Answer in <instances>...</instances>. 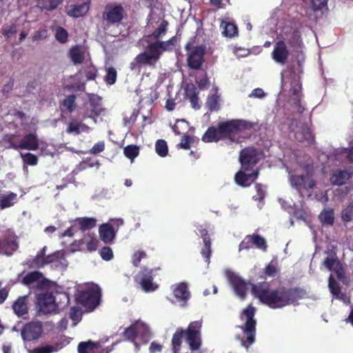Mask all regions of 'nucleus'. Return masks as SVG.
I'll return each instance as SVG.
<instances>
[{"label": "nucleus", "instance_id": "cd10ccee", "mask_svg": "<svg viewBox=\"0 0 353 353\" xmlns=\"http://www.w3.org/2000/svg\"><path fill=\"white\" fill-rule=\"evenodd\" d=\"M175 298L180 301L186 303L190 298V292L188 285L184 283H180L173 290Z\"/></svg>", "mask_w": 353, "mask_h": 353}, {"label": "nucleus", "instance_id": "a211bd4d", "mask_svg": "<svg viewBox=\"0 0 353 353\" xmlns=\"http://www.w3.org/2000/svg\"><path fill=\"white\" fill-rule=\"evenodd\" d=\"M230 282L236 294L241 299H244L247 295V283L239 276L230 277Z\"/></svg>", "mask_w": 353, "mask_h": 353}, {"label": "nucleus", "instance_id": "603ef678", "mask_svg": "<svg viewBox=\"0 0 353 353\" xmlns=\"http://www.w3.org/2000/svg\"><path fill=\"white\" fill-rule=\"evenodd\" d=\"M148 255L143 250H137L132 255L131 262L134 267H138L142 259H146Z\"/></svg>", "mask_w": 353, "mask_h": 353}, {"label": "nucleus", "instance_id": "79ce46f5", "mask_svg": "<svg viewBox=\"0 0 353 353\" xmlns=\"http://www.w3.org/2000/svg\"><path fill=\"white\" fill-rule=\"evenodd\" d=\"M155 150L159 156L161 157H166L168 152L166 141L163 139L157 140L155 143Z\"/></svg>", "mask_w": 353, "mask_h": 353}, {"label": "nucleus", "instance_id": "a878e982", "mask_svg": "<svg viewBox=\"0 0 353 353\" xmlns=\"http://www.w3.org/2000/svg\"><path fill=\"white\" fill-rule=\"evenodd\" d=\"M222 140L219 127H209L202 137V141L205 143L218 142Z\"/></svg>", "mask_w": 353, "mask_h": 353}, {"label": "nucleus", "instance_id": "72a5a7b5", "mask_svg": "<svg viewBox=\"0 0 353 353\" xmlns=\"http://www.w3.org/2000/svg\"><path fill=\"white\" fill-rule=\"evenodd\" d=\"M43 278V275L41 272L33 271L23 276L21 283L25 285H30L36 282L41 281Z\"/></svg>", "mask_w": 353, "mask_h": 353}, {"label": "nucleus", "instance_id": "e433bc0d", "mask_svg": "<svg viewBox=\"0 0 353 353\" xmlns=\"http://www.w3.org/2000/svg\"><path fill=\"white\" fill-rule=\"evenodd\" d=\"M147 50L149 51L148 54L152 57L154 62H157L162 54V50L161 49L159 41L149 44Z\"/></svg>", "mask_w": 353, "mask_h": 353}, {"label": "nucleus", "instance_id": "4468645a", "mask_svg": "<svg viewBox=\"0 0 353 353\" xmlns=\"http://www.w3.org/2000/svg\"><path fill=\"white\" fill-rule=\"evenodd\" d=\"M292 185L299 192L302 190L312 189L315 185V181L309 175H294L291 176Z\"/></svg>", "mask_w": 353, "mask_h": 353}, {"label": "nucleus", "instance_id": "4d7b16f0", "mask_svg": "<svg viewBox=\"0 0 353 353\" xmlns=\"http://www.w3.org/2000/svg\"><path fill=\"white\" fill-rule=\"evenodd\" d=\"M204 246L201 250V254L203 257L205 259V262L208 263H210V256L212 254L211 251V240H205L203 242Z\"/></svg>", "mask_w": 353, "mask_h": 353}, {"label": "nucleus", "instance_id": "69168bd1", "mask_svg": "<svg viewBox=\"0 0 353 353\" xmlns=\"http://www.w3.org/2000/svg\"><path fill=\"white\" fill-rule=\"evenodd\" d=\"M312 7L314 11L321 10L327 6V0H311Z\"/></svg>", "mask_w": 353, "mask_h": 353}, {"label": "nucleus", "instance_id": "bf43d9fd", "mask_svg": "<svg viewBox=\"0 0 353 353\" xmlns=\"http://www.w3.org/2000/svg\"><path fill=\"white\" fill-rule=\"evenodd\" d=\"M48 36V30L44 28L38 30L34 32V34L32 37V39L33 41H37L40 40L45 39Z\"/></svg>", "mask_w": 353, "mask_h": 353}, {"label": "nucleus", "instance_id": "f3484780", "mask_svg": "<svg viewBox=\"0 0 353 353\" xmlns=\"http://www.w3.org/2000/svg\"><path fill=\"white\" fill-rule=\"evenodd\" d=\"M91 1L85 0L82 3L69 6L67 14L75 18L84 16L90 10Z\"/></svg>", "mask_w": 353, "mask_h": 353}, {"label": "nucleus", "instance_id": "0eeeda50", "mask_svg": "<svg viewBox=\"0 0 353 353\" xmlns=\"http://www.w3.org/2000/svg\"><path fill=\"white\" fill-rule=\"evenodd\" d=\"M185 49L188 52L187 63L188 67L195 70L201 69L204 63L205 48L203 46L192 47L189 42L185 45Z\"/></svg>", "mask_w": 353, "mask_h": 353}, {"label": "nucleus", "instance_id": "bb28decb", "mask_svg": "<svg viewBox=\"0 0 353 353\" xmlns=\"http://www.w3.org/2000/svg\"><path fill=\"white\" fill-rule=\"evenodd\" d=\"M18 247L15 239L5 238L0 240V250H3L8 256L12 254L18 249Z\"/></svg>", "mask_w": 353, "mask_h": 353}, {"label": "nucleus", "instance_id": "37998d69", "mask_svg": "<svg viewBox=\"0 0 353 353\" xmlns=\"http://www.w3.org/2000/svg\"><path fill=\"white\" fill-rule=\"evenodd\" d=\"M17 194L14 193H10L8 195L2 197L0 199V208L5 209L11 207L15 203Z\"/></svg>", "mask_w": 353, "mask_h": 353}, {"label": "nucleus", "instance_id": "39448f33", "mask_svg": "<svg viewBox=\"0 0 353 353\" xmlns=\"http://www.w3.org/2000/svg\"><path fill=\"white\" fill-rule=\"evenodd\" d=\"M160 268H149L143 266L134 276V281L141 290L146 293L152 292L158 290L159 285L154 281V276Z\"/></svg>", "mask_w": 353, "mask_h": 353}, {"label": "nucleus", "instance_id": "58836bf2", "mask_svg": "<svg viewBox=\"0 0 353 353\" xmlns=\"http://www.w3.org/2000/svg\"><path fill=\"white\" fill-rule=\"evenodd\" d=\"M252 245L263 251H266L268 245L265 239L258 234H250Z\"/></svg>", "mask_w": 353, "mask_h": 353}, {"label": "nucleus", "instance_id": "1a4fd4ad", "mask_svg": "<svg viewBox=\"0 0 353 353\" xmlns=\"http://www.w3.org/2000/svg\"><path fill=\"white\" fill-rule=\"evenodd\" d=\"M202 327V322L201 321H196L191 322L185 330V335L186 341L190 346L191 350H197L201 345V329Z\"/></svg>", "mask_w": 353, "mask_h": 353}, {"label": "nucleus", "instance_id": "2f4dec72", "mask_svg": "<svg viewBox=\"0 0 353 353\" xmlns=\"http://www.w3.org/2000/svg\"><path fill=\"white\" fill-rule=\"evenodd\" d=\"M68 54L74 64L81 63L84 60V52L79 46H72L70 49Z\"/></svg>", "mask_w": 353, "mask_h": 353}, {"label": "nucleus", "instance_id": "9d476101", "mask_svg": "<svg viewBox=\"0 0 353 353\" xmlns=\"http://www.w3.org/2000/svg\"><path fill=\"white\" fill-rule=\"evenodd\" d=\"M259 160L260 152L253 147L245 148L240 152L239 161L241 164V170H253Z\"/></svg>", "mask_w": 353, "mask_h": 353}, {"label": "nucleus", "instance_id": "dca6fc26", "mask_svg": "<svg viewBox=\"0 0 353 353\" xmlns=\"http://www.w3.org/2000/svg\"><path fill=\"white\" fill-rule=\"evenodd\" d=\"M323 264L330 271L335 272L339 279L341 280L344 277L345 271L343 265L336 257H327Z\"/></svg>", "mask_w": 353, "mask_h": 353}, {"label": "nucleus", "instance_id": "412c9836", "mask_svg": "<svg viewBox=\"0 0 353 353\" xmlns=\"http://www.w3.org/2000/svg\"><path fill=\"white\" fill-rule=\"evenodd\" d=\"M292 88H291V99L293 101V103L294 106L298 109L299 112H302L303 110L301 109V101L302 98V94H301V83L299 82V81H294L293 83H292Z\"/></svg>", "mask_w": 353, "mask_h": 353}, {"label": "nucleus", "instance_id": "9b49d317", "mask_svg": "<svg viewBox=\"0 0 353 353\" xmlns=\"http://www.w3.org/2000/svg\"><path fill=\"white\" fill-rule=\"evenodd\" d=\"M54 301L55 299L52 293L46 292L38 294L37 305L39 311L45 314L56 313V304Z\"/></svg>", "mask_w": 353, "mask_h": 353}, {"label": "nucleus", "instance_id": "49530a36", "mask_svg": "<svg viewBox=\"0 0 353 353\" xmlns=\"http://www.w3.org/2000/svg\"><path fill=\"white\" fill-rule=\"evenodd\" d=\"M117 77V72L114 67H108L106 68V74L104 77V81L108 85L115 83Z\"/></svg>", "mask_w": 353, "mask_h": 353}, {"label": "nucleus", "instance_id": "ddd939ff", "mask_svg": "<svg viewBox=\"0 0 353 353\" xmlns=\"http://www.w3.org/2000/svg\"><path fill=\"white\" fill-rule=\"evenodd\" d=\"M259 170H240L234 175L235 183L241 187H249L258 177Z\"/></svg>", "mask_w": 353, "mask_h": 353}, {"label": "nucleus", "instance_id": "7c9ffc66", "mask_svg": "<svg viewBox=\"0 0 353 353\" xmlns=\"http://www.w3.org/2000/svg\"><path fill=\"white\" fill-rule=\"evenodd\" d=\"M185 336V330L182 328H178L173 334L172 339V350L173 353H179Z\"/></svg>", "mask_w": 353, "mask_h": 353}, {"label": "nucleus", "instance_id": "c85d7f7f", "mask_svg": "<svg viewBox=\"0 0 353 353\" xmlns=\"http://www.w3.org/2000/svg\"><path fill=\"white\" fill-rule=\"evenodd\" d=\"M54 299H55L56 313L63 310L69 305V295L65 292H57L56 294L54 295Z\"/></svg>", "mask_w": 353, "mask_h": 353}, {"label": "nucleus", "instance_id": "5fc2aeb1", "mask_svg": "<svg viewBox=\"0 0 353 353\" xmlns=\"http://www.w3.org/2000/svg\"><path fill=\"white\" fill-rule=\"evenodd\" d=\"M123 334L126 339L131 341H134L138 336L137 325L135 324H133L131 325L130 327L125 328Z\"/></svg>", "mask_w": 353, "mask_h": 353}, {"label": "nucleus", "instance_id": "aec40b11", "mask_svg": "<svg viewBox=\"0 0 353 353\" xmlns=\"http://www.w3.org/2000/svg\"><path fill=\"white\" fill-rule=\"evenodd\" d=\"M287 42L294 52H299L303 47V43L301 32L297 30H293L288 36Z\"/></svg>", "mask_w": 353, "mask_h": 353}, {"label": "nucleus", "instance_id": "a18cd8bd", "mask_svg": "<svg viewBox=\"0 0 353 353\" xmlns=\"http://www.w3.org/2000/svg\"><path fill=\"white\" fill-rule=\"evenodd\" d=\"M54 37L56 40L62 44L65 43L68 41V31L61 26H58L56 28Z\"/></svg>", "mask_w": 353, "mask_h": 353}, {"label": "nucleus", "instance_id": "09e8293b", "mask_svg": "<svg viewBox=\"0 0 353 353\" xmlns=\"http://www.w3.org/2000/svg\"><path fill=\"white\" fill-rule=\"evenodd\" d=\"M319 219L323 224L331 225L334 223V213L332 210H323L319 215Z\"/></svg>", "mask_w": 353, "mask_h": 353}, {"label": "nucleus", "instance_id": "20e7f679", "mask_svg": "<svg viewBox=\"0 0 353 353\" xmlns=\"http://www.w3.org/2000/svg\"><path fill=\"white\" fill-rule=\"evenodd\" d=\"M221 139L234 140V137L241 132L250 129L252 125L243 120L232 119L228 121L220 122L218 124Z\"/></svg>", "mask_w": 353, "mask_h": 353}, {"label": "nucleus", "instance_id": "c9c22d12", "mask_svg": "<svg viewBox=\"0 0 353 353\" xmlns=\"http://www.w3.org/2000/svg\"><path fill=\"white\" fill-rule=\"evenodd\" d=\"M62 0H38V6L43 10L52 11L55 10Z\"/></svg>", "mask_w": 353, "mask_h": 353}, {"label": "nucleus", "instance_id": "473e14b6", "mask_svg": "<svg viewBox=\"0 0 353 353\" xmlns=\"http://www.w3.org/2000/svg\"><path fill=\"white\" fill-rule=\"evenodd\" d=\"M76 221L80 227V230L85 231L94 228L97 225V219L93 217H81L77 218Z\"/></svg>", "mask_w": 353, "mask_h": 353}, {"label": "nucleus", "instance_id": "2eb2a0df", "mask_svg": "<svg viewBox=\"0 0 353 353\" xmlns=\"http://www.w3.org/2000/svg\"><path fill=\"white\" fill-rule=\"evenodd\" d=\"M11 148L15 150H37L39 148V139L35 134L29 133L23 137L19 145L11 143Z\"/></svg>", "mask_w": 353, "mask_h": 353}, {"label": "nucleus", "instance_id": "0e129e2a", "mask_svg": "<svg viewBox=\"0 0 353 353\" xmlns=\"http://www.w3.org/2000/svg\"><path fill=\"white\" fill-rule=\"evenodd\" d=\"M252 246L250 234L245 236L243 240L239 244V251L243 250H249Z\"/></svg>", "mask_w": 353, "mask_h": 353}, {"label": "nucleus", "instance_id": "f704fd0d", "mask_svg": "<svg viewBox=\"0 0 353 353\" xmlns=\"http://www.w3.org/2000/svg\"><path fill=\"white\" fill-rule=\"evenodd\" d=\"M221 27L223 29V34L226 37L232 38L238 34L237 26L234 23L223 21Z\"/></svg>", "mask_w": 353, "mask_h": 353}, {"label": "nucleus", "instance_id": "a19ab883", "mask_svg": "<svg viewBox=\"0 0 353 353\" xmlns=\"http://www.w3.org/2000/svg\"><path fill=\"white\" fill-rule=\"evenodd\" d=\"M66 132L79 135L81 133L80 121L74 118L70 119L66 128Z\"/></svg>", "mask_w": 353, "mask_h": 353}, {"label": "nucleus", "instance_id": "c756f323", "mask_svg": "<svg viewBox=\"0 0 353 353\" xmlns=\"http://www.w3.org/2000/svg\"><path fill=\"white\" fill-rule=\"evenodd\" d=\"M76 95L70 94L60 103V109L62 112L72 113L76 108Z\"/></svg>", "mask_w": 353, "mask_h": 353}, {"label": "nucleus", "instance_id": "ea45409f", "mask_svg": "<svg viewBox=\"0 0 353 353\" xmlns=\"http://www.w3.org/2000/svg\"><path fill=\"white\" fill-rule=\"evenodd\" d=\"M168 26V21L163 19L161 22L159 26L151 34H149L147 37L150 38L153 37L154 39H158L163 34H165L167 32V27Z\"/></svg>", "mask_w": 353, "mask_h": 353}, {"label": "nucleus", "instance_id": "393cba45", "mask_svg": "<svg viewBox=\"0 0 353 353\" xmlns=\"http://www.w3.org/2000/svg\"><path fill=\"white\" fill-rule=\"evenodd\" d=\"M328 287L334 298L341 301L345 300V294L342 292L339 283L334 279L332 275H330L329 278Z\"/></svg>", "mask_w": 353, "mask_h": 353}, {"label": "nucleus", "instance_id": "5701e85b", "mask_svg": "<svg viewBox=\"0 0 353 353\" xmlns=\"http://www.w3.org/2000/svg\"><path fill=\"white\" fill-rule=\"evenodd\" d=\"M351 177V174L346 170H336L330 176V182L333 185H341Z\"/></svg>", "mask_w": 353, "mask_h": 353}, {"label": "nucleus", "instance_id": "f03ea898", "mask_svg": "<svg viewBox=\"0 0 353 353\" xmlns=\"http://www.w3.org/2000/svg\"><path fill=\"white\" fill-rule=\"evenodd\" d=\"M44 332L43 324L40 321H32L23 324L20 330L23 346L28 353H54L57 351L56 346L51 344H42L37 347V343Z\"/></svg>", "mask_w": 353, "mask_h": 353}, {"label": "nucleus", "instance_id": "6e6552de", "mask_svg": "<svg viewBox=\"0 0 353 353\" xmlns=\"http://www.w3.org/2000/svg\"><path fill=\"white\" fill-rule=\"evenodd\" d=\"M100 296L99 290L89 288L79 291L75 299L77 303L93 310L99 303Z\"/></svg>", "mask_w": 353, "mask_h": 353}, {"label": "nucleus", "instance_id": "4be33fe9", "mask_svg": "<svg viewBox=\"0 0 353 353\" xmlns=\"http://www.w3.org/2000/svg\"><path fill=\"white\" fill-rule=\"evenodd\" d=\"M295 138L301 143H307L312 145L314 142V137L310 128L307 125L302 126L301 129L295 133Z\"/></svg>", "mask_w": 353, "mask_h": 353}, {"label": "nucleus", "instance_id": "680f3d73", "mask_svg": "<svg viewBox=\"0 0 353 353\" xmlns=\"http://www.w3.org/2000/svg\"><path fill=\"white\" fill-rule=\"evenodd\" d=\"M100 255L105 261H110L114 255L112 249L110 247L105 246L100 250Z\"/></svg>", "mask_w": 353, "mask_h": 353}, {"label": "nucleus", "instance_id": "f257e3e1", "mask_svg": "<svg viewBox=\"0 0 353 353\" xmlns=\"http://www.w3.org/2000/svg\"><path fill=\"white\" fill-rule=\"evenodd\" d=\"M252 291L260 301L272 309L283 308L290 305H296L300 299L306 297V290L300 287L280 286L271 290L269 287L252 285Z\"/></svg>", "mask_w": 353, "mask_h": 353}, {"label": "nucleus", "instance_id": "13d9d810", "mask_svg": "<svg viewBox=\"0 0 353 353\" xmlns=\"http://www.w3.org/2000/svg\"><path fill=\"white\" fill-rule=\"evenodd\" d=\"M96 347V343L92 341L81 342L78 345L79 353H88L89 350H92Z\"/></svg>", "mask_w": 353, "mask_h": 353}, {"label": "nucleus", "instance_id": "7ed1b4c3", "mask_svg": "<svg viewBox=\"0 0 353 353\" xmlns=\"http://www.w3.org/2000/svg\"><path fill=\"white\" fill-rule=\"evenodd\" d=\"M256 308L252 305H248L244 308L240 315L241 320H245L243 325L241 326V329L245 334V340L242 341L243 346L248 348L255 341L256 325V321L254 319Z\"/></svg>", "mask_w": 353, "mask_h": 353}, {"label": "nucleus", "instance_id": "052dcab7", "mask_svg": "<svg viewBox=\"0 0 353 353\" xmlns=\"http://www.w3.org/2000/svg\"><path fill=\"white\" fill-rule=\"evenodd\" d=\"M255 190L256 191V194L253 196V199L255 201H261L264 199L265 196V191L263 185L260 183H256Z\"/></svg>", "mask_w": 353, "mask_h": 353}, {"label": "nucleus", "instance_id": "de8ad7c7", "mask_svg": "<svg viewBox=\"0 0 353 353\" xmlns=\"http://www.w3.org/2000/svg\"><path fill=\"white\" fill-rule=\"evenodd\" d=\"M136 61L139 64L152 65L155 62L152 57L146 52H141L136 57Z\"/></svg>", "mask_w": 353, "mask_h": 353}, {"label": "nucleus", "instance_id": "6ab92c4d", "mask_svg": "<svg viewBox=\"0 0 353 353\" xmlns=\"http://www.w3.org/2000/svg\"><path fill=\"white\" fill-rule=\"evenodd\" d=\"M100 239L105 243H110L116 236L114 228L110 223H103L99 229Z\"/></svg>", "mask_w": 353, "mask_h": 353}, {"label": "nucleus", "instance_id": "6e6d98bb", "mask_svg": "<svg viewBox=\"0 0 353 353\" xmlns=\"http://www.w3.org/2000/svg\"><path fill=\"white\" fill-rule=\"evenodd\" d=\"M341 218L345 222H349L353 219V201L343 210Z\"/></svg>", "mask_w": 353, "mask_h": 353}, {"label": "nucleus", "instance_id": "e2e57ef3", "mask_svg": "<svg viewBox=\"0 0 353 353\" xmlns=\"http://www.w3.org/2000/svg\"><path fill=\"white\" fill-rule=\"evenodd\" d=\"M194 139L191 136L185 134L183 137L181 142L178 145L179 148L184 150H188L190 148V143H192Z\"/></svg>", "mask_w": 353, "mask_h": 353}, {"label": "nucleus", "instance_id": "f8f14e48", "mask_svg": "<svg viewBox=\"0 0 353 353\" xmlns=\"http://www.w3.org/2000/svg\"><path fill=\"white\" fill-rule=\"evenodd\" d=\"M290 55V50L283 39L279 40L274 46L271 53L272 59L281 65L285 64Z\"/></svg>", "mask_w": 353, "mask_h": 353}, {"label": "nucleus", "instance_id": "864d4df0", "mask_svg": "<svg viewBox=\"0 0 353 353\" xmlns=\"http://www.w3.org/2000/svg\"><path fill=\"white\" fill-rule=\"evenodd\" d=\"M24 164L34 166L38 163V157L32 153L28 152L21 154Z\"/></svg>", "mask_w": 353, "mask_h": 353}, {"label": "nucleus", "instance_id": "774afa93", "mask_svg": "<svg viewBox=\"0 0 353 353\" xmlns=\"http://www.w3.org/2000/svg\"><path fill=\"white\" fill-rule=\"evenodd\" d=\"M277 272V268L276 265L271 261L269 264L265 267L264 273L266 276H274Z\"/></svg>", "mask_w": 353, "mask_h": 353}, {"label": "nucleus", "instance_id": "3c124183", "mask_svg": "<svg viewBox=\"0 0 353 353\" xmlns=\"http://www.w3.org/2000/svg\"><path fill=\"white\" fill-rule=\"evenodd\" d=\"M64 258V253L62 250L56 251L50 254H48L46 258V264L48 265L57 261Z\"/></svg>", "mask_w": 353, "mask_h": 353}, {"label": "nucleus", "instance_id": "338daca9", "mask_svg": "<svg viewBox=\"0 0 353 353\" xmlns=\"http://www.w3.org/2000/svg\"><path fill=\"white\" fill-rule=\"evenodd\" d=\"M206 104L211 111L217 110L219 108L217 97L216 96L209 97L207 100Z\"/></svg>", "mask_w": 353, "mask_h": 353}, {"label": "nucleus", "instance_id": "b1692460", "mask_svg": "<svg viewBox=\"0 0 353 353\" xmlns=\"http://www.w3.org/2000/svg\"><path fill=\"white\" fill-rule=\"evenodd\" d=\"M27 296H19L12 304V307L14 312L18 316H22L23 315L28 314V307L27 305Z\"/></svg>", "mask_w": 353, "mask_h": 353}, {"label": "nucleus", "instance_id": "4c0bfd02", "mask_svg": "<svg viewBox=\"0 0 353 353\" xmlns=\"http://www.w3.org/2000/svg\"><path fill=\"white\" fill-rule=\"evenodd\" d=\"M26 265L30 269H39L46 265L45 258L41 257L37 254L33 259L28 260Z\"/></svg>", "mask_w": 353, "mask_h": 353}, {"label": "nucleus", "instance_id": "8fccbe9b", "mask_svg": "<svg viewBox=\"0 0 353 353\" xmlns=\"http://www.w3.org/2000/svg\"><path fill=\"white\" fill-rule=\"evenodd\" d=\"M159 43L161 46V49L162 50V53L165 51H172L176 43V37L174 36L165 41H159Z\"/></svg>", "mask_w": 353, "mask_h": 353}, {"label": "nucleus", "instance_id": "c03bdc74", "mask_svg": "<svg viewBox=\"0 0 353 353\" xmlns=\"http://www.w3.org/2000/svg\"><path fill=\"white\" fill-rule=\"evenodd\" d=\"M124 155L129 159L133 160L139 154V148L136 145H128L123 149Z\"/></svg>", "mask_w": 353, "mask_h": 353}, {"label": "nucleus", "instance_id": "423d86ee", "mask_svg": "<svg viewBox=\"0 0 353 353\" xmlns=\"http://www.w3.org/2000/svg\"><path fill=\"white\" fill-rule=\"evenodd\" d=\"M125 16V9L121 3L106 5L102 13L101 18L104 25L110 27L112 25L120 23Z\"/></svg>", "mask_w": 353, "mask_h": 353}]
</instances>
